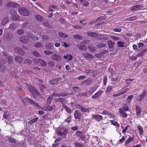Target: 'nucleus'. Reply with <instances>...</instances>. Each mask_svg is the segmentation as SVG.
Returning a JSON list of instances; mask_svg holds the SVG:
<instances>
[{
  "label": "nucleus",
  "instance_id": "nucleus-1",
  "mask_svg": "<svg viewBox=\"0 0 147 147\" xmlns=\"http://www.w3.org/2000/svg\"><path fill=\"white\" fill-rule=\"evenodd\" d=\"M22 103H23L25 105H28L29 103L35 106L37 108L38 107H40L39 105L35 102L32 100L30 99L28 97H26L23 99L22 100Z\"/></svg>",
  "mask_w": 147,
  "mask_h": 147
},
{
  "label": "nucleus",
  "instance_id": "nucleus-2",
  "mask_svg": "<svg viewBox=\"0 0 147 147\" xmlns=\"http://www.w3.org/2000/svg\"><path fill=\"white\" fill-rule=\"evenodd\" d=\"M119 110L121 117L125 118L127 117V114L124 112L125 111H127L129 110V107L127 105H125L122 108H120Z\"/></svg>",
  "mask_w": 147,
  "mask_h": 147
},
{
  "label": "nucleus",
  "instance_id": "nucleus-3",
  "mask_svg": "<svg viewBox=\"0 0 147 147\" xmlns=\"http://www.w3.org/2000/svg\"><path fill=\"white\" fill-rule=\"evenodd\" d=\"M18 11L21 15L25 16H28L30 14L29 10L24 7L19 8Z\"/></svg>",
  "mask_w": 147,
  "mask_h": 147
},
{
  "label": "nucleus",
  "instance_id": "nucleus-4",
  "mask_svg": "<svg viewBox=\"0 0 147 147\" xmlns=\"http://www.w3.org/2000/svg\"><path fill=\"white\" fill-rule=\"evenodd\" d=\"M1 60L4 64H5L6 63L12 64L13 61V57L10 56H7L5 58H3Z\"/></svg>",
  "mask_w": 147,
  "mask_h": 147
},
{
  "label": "nucleus",
  "instance_id": "nucleus-5",
  "mask_svg": "<svg viewBox=\"0 0 147 147\" xmlns=\"http://www.w3.org/2000/svg\"><path fill=\"white\" fill-rule=\"evenodd\" d=\"M10 12L12 14V16L13 20H14L20 21V17L18 16V14L16 11L11 9L10 11Z\"/></svg>",
  "mask_w": 147,
  "mask_h": 147
},
{
  "label": "nucleus",
  "instance_id": "nucleus-6",
  "mask_svg": "<svg viewBox=\"0 0 147 147\" xmlns=\"http://www.w3.org/2000/svg\"><path fill=\"white\" fill-rule=\"evenodd\" d=\"M14 51L16 52L21 55H23L25 54V51L20 47H16L14 48Z\"/></svg>",
  "mask_w": 147,
  "mask_h": 147
},
{
  "label": "nucleus",
  "instance_id": "nucleus-7",
  "mask_svg": "<svg viewBox=\"0 0 147 147\" xmlns=\"http://www.w3.org/2000/svg\"><path fill=\"white\" fill-rule=\"evenodd\" d=\"M6 6L7 7L18 8L20 7V5L13 2H9L7 3Z\"/></svg>",
  "mask_w": 147,
  "mask_h": 147
},
{
  "label": "nucleus",
  "instance_id": "nucleus-8",
  "mask_svg": "<svg viewBox=\"0 0 147 147\" xmlns=\"http://www.w3.org/2000/svg\"><path fill=\"white\" fill-rule=\"evenodd\" d=\"M82 55L84 58L89 60H91L94 58V57L92 55L87 52H84L83 53Z\"/></svg>",
  "mask_w": 147,
  "mask_h": 147
},
{
  "label": "nucleus",
  "instance_id": "nucleus-9",
  "mask_svg": "<svg viewBox=\"0 0 147 147\" xmlns=\"http://www.w3.org/2000/svg\"><path fill=\"white\" fill-rule=\"evenodd\" d=\"M76 134L78 137L80 138L82 141H84L85 140L86 137L81 131H77L76 132Z\"/></svg>",
  "mask_w": 147,
  "mask_h": 147
},
{
  "label": "nucleus",
  "instance_id": "nucleus-10",
  "mask_svg": "<svg viewBox=\"0 0 147 147\" xmlns=\"http://www.w3.org/2000/svg\"><path fill=\"white\" fill-rule=\"evenodd\" d=\"M74 115L75 119H80L81 117L82 114L78 110H77L75 111Z\"/></svg>",
  "mask_w": 147,
  "mask_h": 147
},
{
  "label": "nucleus",
  "instance_id": "nucleus-11",
  "mask_svg": "<svg viewBox=\"0 0 147 147\" xmlns=\"http://www.w3.org/2000/svg\"><path fill=\"white\" fill-rule=\"evenodd\" d=\"M147 93V91L146 90H144L143 92L138 97L139 101H142L143 100L144 97L146 94Z\"/></svg>",
  "mask_w": 147,
  "mask_h": 147
},
{
  "label": "nucleus",
  "instance_id": "nucleus-12",
  "mask_svg": "<svg viewBox=\"0 0 147 147\" xmlns=\"http://www.w3.org/2000/svg\"><path fill=\"white\" fill-rule=\"evenodd\" d=\"M92 82V80L90 79H86L84 80L83 82L81 83V85L83 86L85 85L86 86H88L91 84Z\"/></svg>",
  "mask_w": 147,
  "mask_h": 147
},
{
  "label": "nucleus",
  "instance_id": "nucleus-13",
  "mask_svg": "<svg viewBox=\"0 0 147 147\" xmlns=\"http://www.w3.org/2000/svg\"><path fill=\"white\" fill-rule=\"evenodd\" d=\"M52 59L54 60L59 61L60 60L61 57L59 55L56 54H54L51 56Z\"/></svg>",
  "mask_w": 147,
  "mask_h": 147
},
{
  "label": "nucleus",
  "instance_id": "nucleus-14",
  "mask_svg": "<svg viewBox=\"0 0 147 147\" xmlns=\"http://www.w3.org/2000/svg\"><path fill=\"white\" fill-rule=\"evenodd\" d=\"M20 40L21 42L24 43H26L28 42V38L25 36H22L20 38Z\"/></svg>",
  "mask_w": 147,
  "mask_h": 147
},
{
  "label": "nucleus",
  "instance_id": "nucleus-15",
  "mask_svg": "<svg viewBox=\"0 0 147 147\" xmlns=\"http://www.w3.org/2000/svg\"><path fill=\"white\" fill-rule=\"evenodd\" d=\"M136 115L137 116H140L142 112V110L140 106L137 105H136Z\"/></svg>",
  "mask_w": 147,
  "mask_h": 147
},
{
  "label": "nucleus",
  "instance_id": "nucleus-16",
  "mask_svg": "<svg viewBox=\"0 0 147 147\" xmlns=\"http://www.w3.org/2000/svg\"><path fill=\"white\" fill-rule=\"evenodd\" d=\"M102 92V90L98 91L92 96V98L93 99H95L96 98L100 96Z\"/></svg>",
  "mask_w": 147,
  "mask_h": 147
},
{
  "label": "nucleus",
  "instance_id": "nucleus-17",
  "mask_svg": "<svg viewBox=\"0 0 147 147\" xmlns=\"http://www.w3.org/2000/svg\"><path fill=\"white\" fill-rule=\"evenodd\" d=\"M26 85L28 87L29 91L31 93H34V92L36 91V88L31 85L30 84H26Z\"/></svg>",
  "mask_w": 147,
  "mask_h": 147
},
{
  "label": "nucleus",
  "instance_id": "nucleus-18",
  "mask_svg": "<svg viewBox=\"0 0 147 147\" xmlns=\"http://www.w3.org/2000/svg\"><path fill=\"white\" fill-rule=\"evenodd\" d=\"M80 5L82 7H86L89 5L88 2L86 1V0H80Z\"/></svg>",
  "mask_w": 147,
  "mask_h": 147
},
{
  "label": "nucleus",
  "instance_id": "nucleus-19",
  "mask_svg": "<svg viewBox=\"0 0 147 147\" xmlns=\"http://www.w3.org/2000/svg\"><path fill=\"white\" fill-rule=\"evenodd\" d=\"M141 7V6L140 5H136L131 7H130V9L133 11L138 10L140 9Z\"/></svg>",
  "mask_w": 147,
  "mask_h": 147
},
{
  "label": "nucleus",
  "instance_id": "nucleus-20",
  "mask_svg": "<svg viewBox=\"0 0 147 147\" xmlns=\"http://www.w3.org/2000/svg\"><path fill=\"white\" fill-rule=\"evenodd\" d=\"M107 44L108 47L110 49H113L114 47L115 42L110 40L107 41Z\"/></svg>",
  "mask_w": 147,
  "mask_h": 147
},
{
  "label": "nucleus",
  "instance_id": "nucleus-21",
  "mask_svg": "<svg viewBox=\"0 0 147 147\" xmlns=\"http://www.w3.org/2000/svg\"><path fill=\"white\" fill-rule=\"evenodd\" d=\"M92 117L98 121H100L103 118V117L101 115H94Z\"/></svg>",
  "mask_w": 147,
  "mask_h": 147
},
{
  "label": "nucleus",
  "instance_id": "nucleus-22",
  "mask_svg": "<svg viewBox=\"0 0 147 147\" xmlns=\"http://www.w3.org/2000/svg\"><path fill=\"white\" fill-rule=\"evenodd\" d=\"M16 62L20 63L23 61V58L21 57L17 56L14 58Z\"/></svg>",
  "mask_w": 147,
  "mask_h": 147
},
{
  "label": "nucleus",
  "instance_id": "nucleus-23",
  "mask_svg": "<svg viewBox=\"0 0 147 147\" xmlns=\"http://www.w3.org/2000/svg\"><path fill=\"white\" fill-rule=\"evenodd\" d=\"M61 78H58L55 79L51 81H50V83L51 84H56L59 81L61 80Z\"/></svg>",
  "mask_w": 147,
  "mask_h": 147
},
{
  "label": "nucleus",
  "instance_id": "nucleus-24",
  "mask_svg": "<svg viewBox=\"0 0 147 147\" xmlns=\"http://www.w3.org/2000/svg\"><path fill=\"white\" fill-rule=\"evenodd\" d=\"M87 35L90 37L96 38L97 37V34L95 32H89L87 33Z\"/></svg>",
  "mask_w": 147,
  "mask_h": 147
},
{
  "label": "nucleus",
  "instance_id": "nucleus-25",
  "mask_svg": "<svg viewBox=\"0 0 147 147\" xmlns=\"http://www.w3.org/2000/svg\"><path fill=\"white\" fill-rule=\"evenodd\" d=\"M113 91V88L111 86H109L107 88V89L105 91V93L109 95L110 92Z\"/></svg>",
  "mask_w": 147,
  "mask_h": 147
},
{
  "label": "nucleus",
  "instance_id": "nucleus-26",
  "mask_svg": "<svg viewBox=\"0 0 147 147\" xmlns=\"http://www.w3.org/2000/svg\"><path fill=\"white\" fill-rule=\"evenodd\" d=\"M147 51V49H145L142 50L137 55V57H141L143 56L145 52Z\"/></svg>",
  "mask_w": 147,
  "mask_h": 147
},
{
  "label": "nucleus",
  "instance_id": "nucleus-27",
  "mask_svg": "<svg viewBox=\"0 0 147 147\" xmlns=\"http://www.w3.org/2000/svg\"><path fill=\"white\" fill-rule=\"evenodd\" d=\"M134 139V137H129L128 139L126 141L124 145L125 146H127L129 143H130L131 141H133Z\"/></svg>",
  "mask_w": 147,
  "mask_h": 147
},
{
  "label": "nucleus",
  "instance_id": "nucleus-28",
  "mask_svg": "<svg viewBox=\"0 0 147 147\" xmlns=\"http://www.w3.org/2000/svg\"><path fill=\"white\" fill-rule=\"evenodd\" d=\"M125 44V42L121 41H119L117 43V45L119 47H124Z\"/></svg>",
  "mask_w": 147,
  "mask_h": 147
},
{
  "label": "nucleus",
  "instance_id": "nucleus-29",
  "mask_svg": "<svg viewBox=\"0 0 147 147\" xmlns=\"http://www.w3.org/2000/svg\"><path fill=\"white\" fill-rule=\"evenodd\" d=\"M44 108L45 109V110L46 111H52L53 109V107L49 105L45 106Z\"/></svg>",
  "mask_w": 147,
  "mask_h": 147
},
{
  "label": "nucleus",
  "instance_id": "nucleus-30",
  "mask_svg": "<svg viewBox=\"0 0 147 147\" xmlns=\"http://www.w3.org/2000/svg\"><path fill=\"white\" fill-rule=\"evenodd\" d=\"M74 147H84V145L80 143L77 141L74 143Z\"/></svg>",
  "mask_w": 147,
  "mask_h": 147
},
{
  "label": "nucleus",
  "instance_id": "nucleus-31",
  "mask_svg": "<svg viewBox=\"0 0 147 147\" xmlns=\"http://www.w3.org/2000/svg\"><path fill=\"white\" fill-rule=\"evenodd\" d=\"M38 61L42 66L45 67L47 65V63L41 59H39Z\"/></svg>",
  "mask_w": 147,
  "mask_h": 147
},
{
  "label": "nucleus",
  "instance_id": "nucleus-32",
  "mask_svg": "<svg viewBox=\"0 0 147 147\" xmlns=\"http://www.w3.org/2000/svg\"><path fill=\"white\" fill-rule=\"evenodd\" d=\"M63 106L67 113L69 114L71 113V109L68 108L67 105L64 104L63 105Z\"/></svg>",
  "mask_w": 147,
  "mask_h": 147
},
{
  "label": "nucleus",
  "instance_id": "nucleus-33",
  "mask_svg": "<svg viewBox=\"0 0 147 147\" xmlns=\"http://www.w3.org/2000/svg\"><path fill=\"white\" fill-rule=\"evenodd\" d=\"M59 36L61 38H65L67 37L68 35L62 32H59L58 33Z\"/></svg>",
  "mask_w": 147,
  "mask_h": 147
},
{
  "label": "nucleus",
  "instance_id": "nucleus-34",
  "mask_svg": "<svg viewBox=\"0 0 147 147\" xmlns=\"http://www.w3.org/2000/svg\"><path fill=\"white\" fill-rule=\"evenodd\" d=\"M36 19L38 21L41 22L43 21V18L42 17L39 15H36L35 16Z\"/></svg>",
  "mask_w": 147,
  "mask_h": 147
},
{
  "label": "nucleus",
  "instance_id": "nucleus-35",
  "mask_svg": "<svg viewBox=\"0 0 147 147\" xmlns=\"http://www.w3.org/2000/svg\"><path fill=\"white\" fill-rule=\"evenodd\" d=\"M110 37L111 39H112L114 41H115L119 40L121 39V38L120 37H116L112 35H111Z\"/></svg>",
  "mask_w": 147,
  "mask_h": 147
},
{
  "label": "nucleus",
  "instance_id": "nucleus-36",
  "mask_svg": "<svg viewBox=\"0 0 147 147\" xmlns=\"http://www.w3.org/2000/svg\"><path fill=\"white\" fill-rule=\"evenodd\" d=\"M53 96L52 95L50 96L47 98V103L49 105H51V100L53 98Z\"/></svg>",
  "mask_w": 147,
  "mask_h": 147
},
{
  "label": "nucleus",
  "instance_id": "nucleus-37",
  "mask_svg": "<svg viewBox=\"0 0 147 147\" xmlns=\"http://www.w3.org/2000/svg\"><path fill=\"white\" fill-rule=\"evenodd\" d=\"M137 19V17L136 16H134L133 17H131L129 18H127L125 20L126 21H132L133 20H135Z\"/></svg>",
  "mask_w": 147,
  "mask_h": 147
},
{
  "label": "nucleus",
  "instance_id": "nucleus-38",
  "mask_svg": "<svg viewBox=\"0 0 147 147\" xmlns=\"http://www.w3.org/2000/svg\"><path fill=\"white\" fill-rule=\"evenodd\" d=\"M63 58L65 59H66L69 58V61H70L71 60L73 59L72 56L71 55H69V54H67V55H66L64 56Z\"/></svg>",
  "mask_w": 147,
  "mask_h": 147
},
{
  "label": "nucleus",
  "instance_id": "nucleus-39",
  "mask_svg": "<svg viewBox=\"0 0 147 147\" xmlns=\"http://www.w3.org/2000/svg\"><path fill=\"white\" fill-rule=\"evenodd\" d=\"M16 26L15 24L13 23L10 25L9 28L11 30H13L16 29Z\"/></svg>",
  "mask_w": 147,
  "mask_h": 147
},
{
  "label": "nucleus",
  "instance_id": "nucleus-40",
  "mask_svg": "<svg viewBox=\"0 0 147 147\" xmlns=\"http://www.w3.org/2000/svg\"><path fill=\"white\" fill-rule=\"evenodd\" d=\"M9 141L11 143H16V140L14 138H11L10 137L8 138Z\"/></svg>",
  "mask_w": 147,
  "mask_h": 147
},
{
  "label": "nucleus",
  "instance_id": "nucleus-41",
  "mask_svg": "<svg viewBox=\"0 0 147 147\" xmlns=\"http://www.w3.org/2000/svg\"><path fill=\"white\" fill-rule=\"evenodd\" d=\"M24 63L26 65H30L32 63V61L29 59H26L24 61Z\"/></svg>",
  "mask_w": 147,
  "mask_h": 147
},
{
  "label": "nucleus",
  "instance_id": "nucleus-42",
  "mask_svg": "<svg viewBox=\"0 0 147 147\" xmlns=\"http://www.w3.org/2000/svg\"><path fill=\"white\" fill-rule=\"evenodd\" d=\"M17 32L18 35H22L24 34V32L22 29H20L17 30Z\"/></svg>",
  "mask_w": 147,
  "mask_h": 147
},
{
  "label": "nucleus",
  "instance_id": "nucleus-43",
  "mask_svg": "<svg viewBox=\"0 0 147 147\" xmlns=\"http://www.w3.org/2000/svg\"><path fill=\"white\" fill-rule=\"evenodd\" d=\"M80 111L81 112L83 113H86L87 112H88L90 111L89 109L84 108L83 106L82 107V109L80 110Z\"/></svg>",
  "mask_w": 147,
  "mask_h": 147
},
{
  "label": "nucleus",
  "instance_id": "nucleus-44",
  "mask_svg": "<svg viewBox=\"0 0 147 147\" xmlns=\"http://www.w3.org/2000/svg\"><path fill=\"white\" fill-rule=\"evenodd\" d=\"M111 124L113 125L118 127L119 126V124L117 122L114 120H111Z\"/></svg>",
  "mask_w": 147,
  "mask_h": 147
},
{
  "label": "nucleus",
  "instance_id": "nucleus-45",
  "mask_svg": "<svg viewBox=\"0 0 147 147\" xmlns=\"http://www.w3.org/2000/svg\"><path fill=\"white\" fill-rule=\"evenodd\" d=\"M133 98V96L132 95H130L129 96L127 100H126V102L127 103H130L132 99Z\"/></svg>",
  "mask_w": 147,
  "mask_h": 147
},
{
  "label": "nucleus",
  "instance_id": "nucleus-46",
  "mask_svg": "<svg viewBox=\"0 0 147 147\" xmlns=\"http://www.w3.org/2000/svg\"><path fill=\"white\" fill-rule=\"evenodd\" d=\"M32 54L36 57H40L41 55L36 51H34L32 52Z\"/></svg>",
  "mask_w": 147,
  "mask_h": 147
},
{
  "label": "nucleus",
  "instance_id": "nucleus-47",
  "mask_svg": "<svg viewBox=\"0 0 147 147\" xmlns=\"http://www.w3.org/2000/svg\"><path fill=\"white\" fill-rule=\"evenodd\" d=\"M5 66L2 65H0V72H3L5 70Z\"/></svg>",
  "mask_w": 147,
  "mask_h": 147
},
{
  "label": "nucleus",
  "instance_id": "nucleus-48",
  "mask_svg": "<svg viewBox=\"0 0 147 147\" xmlns=\"http://www.w3.org/2000/svg\"><path fill=\"white\" fill-rule=\"evenodd\" d=\"M101 40L105 41L107 39V35H102L101 36Z\"/></svg>",
  "mask_w": 147,
  "mask_h": 147
},
{
  "label": "nucleus",
  "instance_id": "nucleus-49",
  "mask_svg": "<svg viewBox=\"0 0 147 147\" xmlns=\"http://www.w3.org/2000/svg\"><path fill=\"white\" fill-rule=\"evenodd\" d=\"M40 87L41 92L43 93V90L46 89V87L43 84H42L40 85Z\"/></svg>",
  "mask_w": 147,
  "mask_h": 147
},
{
  "label": "nucleus",
  "instance_id": "nucleus-50",
  "mask_svg": "<svg viewBox=\"0 0 147 147\" xmlns=\"http://www.w3.org/2000/svg\"><path fill=\"white\" fill-rule=\"evenodd\" d=\"M138 128L139 130V131L140 134H143V129L142 127L140 125L138 126Z\"/></svg>",
  "mask_w": 147,
  "mask_h": 147
},
{
  "label": "nucleus",
  "instance_id": "nucleus-51",
  "mask_svg": "<svg viewBox=\"0 0 147 147\" xmlns=\"http://www.w3.org/2000/svg\"><path fill=\"white\" fill-rule=\"evenodd\" d=\"M71 116L70 115L68 117L67 119H65V122L69 123L71 121Z\"/></svg>",
  "mask_w": 147,
  "mask_h": 147
},
{
  "label": "nucleus",
  "instance_id": "nucleus-52",
  "mask_svg": "<svg viewBox=\"0 0 147 147\" xmlns=\"http://www.w3.org/2000/svg\"><path fill=\"white\" fill-rule=\"evenodd\" d=\"M34 47L36 48H40L42 47V44L40 42H38L34 44Z\"/></svg>",
  "mask_w": 147,
  "mask_h": 147
},
{
  "label": "nucleus",
  "instance_id": "nucleus-53",
  "mask_svg": "<svg viewBox=\"0 0 147 147\" xmlns=\"http://www.w3.org/2000/svg\"><path fill=\"white\" fill-rule=\"evenodd\" d=\"M74 37L75 39L79 40H81L82 38L81 36L77 34L74 35Z\"/></svg>",
  "mask_w": 147,
  "mask_h": 147
},
{
  "label": "nucleus",
  "instance_id": "nucleus-54",
  "mask_svg": "<svg viewBox=\"0 0 147 147\" xmlns=\"http://www.w3.org/2000/svg\"><path fill=\"white\" fill-rule=\"evenodd\" d=\"M96 90V89L94 87H91L89 90V92L90 93H93Z\"/></svg>",
  "mask_w": 147,
  "mask_h": 147
},
{
  "label": "nucleus",
  "instance_id": "nucleus-55",
  "mask_svg": "<svg viewBox=\"0 0 147 147\" xmlns=\"http://www.w3.org/2000/svg\"><path fill=\"white\" fill-rule=\"evenodd\" d=\"M44 53L46 55H50L53 54V52L52 51H48L45 50L44 51Z\"/></svg>",
  "mask_w": 147,
  "mask_h": 147
},
{
  "label": "nucleus",
  "instance_id": "nucleus-56",
  "mask_svg": "<svg viewBox=\"0 0 147 147\" xmlns=\"http://www.w3.org/2000/svg\"><path fill=\"white\" fill-rule=\"evenodd\" d=\"M106 18V16H100L96 20V21L98 20L99 21V20H103L105 19Z\"/></svg>",
  "mask_w": 147,
  "mask_h": 147
},
{
  "label": "nucleus",
  "instance_id": "nucleus-57",
  "mask_svg": "<svg viewBox=\"0 0 147 147\" xmlns=\"http://www.w3.org/2000/svg\"><path fill=\"white\" fill-rule=\"evenodd\" d=\"M106 18V16H100L96 20V21L98 20L99 21V20H103L105 19Z\"/></svg>",
  "mask_w": 147,
  "mask_h": 147
},
{
  "label": "nucleus",
  "instance_id": "nucleus-58",
  "mask_svg": "<svg viewBox=\"0 0 147 147\" xmlns=\"http://www.w3.org/2000/svg\"><path fill=\"white\" fill-rule=\"evenodd\" d=\"M137 57V55H136V56L135 57L134 56V55L132 56L131 57L129 58V59H130L132 61H136L137 59V57Z\"/></svg>",
  "mask_w": 147,
  "mask_h": 147
},
{
  "label": "nucleus",
  "instance_id": "nucleus-59",
  "mask_svg": "<svg viewBox=\"0 0 147 147\" xmlns=\"http://www.w3.org/2000/svg\"><path fill=\"white\" fill-rule=\"evenodd\" d=\"M65 99L63 98H60L57 99V101L58 102L63 103L65 101Z\"/></svg>",
  "mask_w": 147,
  "mask_h": 147
},
{
  "label": "nucleus",
  "instance_id": "nucleus-60",
  "mask_svg": "<svg viewBox=\"0 0 147 147\" xmlns=\"http://www.w3.org/2000/svg\"><path fill=\"white\" fill-rule=\"evenodd\" d=\"M82 107L83 106L82 105L78 104H76L75 105V107H76V108L77 109H80V110L82 109Z\"/></svg>",
  "mask_w": 147,
  "mask_h": 147
},
{
  "label": "nucleus",
  "instance_id": "nucleus-61",
  "mask_svg": "<svg viewBox=\"0 0 147 147\" xmlns=\"http://www.w3.org/2000/svg\"><path fill=\"white\" fill-rule=\"evenodd\" d=\"M42 38L44 40H48L49 39V37L46 35H43L42 36Z\"/></svg>",
  "mask_w": 147,
  "mask_h": 147
},
{
  "label": "nucleus",
  "instance_id": "nucleus-62",
  "mask_svg": "<svg viewBox=\"0 0 147 147\" xmlns=\"http://www.w3.org/2000/svg\"><path fill=\"white\" fill-rule=\"evenodd\" d=\"M122 89L124 90L125 91V92H121L122 94H124L126 93L127 91L129 90V88H126V87H124L122 88Z\"/></svg>",
  "mask_w": 147,
  "mask_h": 147
},
{
  "label": "nucleus",
  "instance_id": "nucleus-63",
  "mask_svg": "<svg viewBox=\"0 0 147 147\" xmlns=\"http://www.w3.org/2000/svg\"><path fill=\"white\" fill-rule=\"evenodd\" d=\"M107 45L106 44L101 43L99 45L98 47L99 48H103L106 47Z\"/></svg>",
  "mask_w": 147,
  "mask_h": 147
},
{
  "label": "nucleus",
  "instance_id": "nucleus-64",
  "mask_svg": "<svg viewBox=\"0 0 147 147\" xmlns=\"http://www.w3.org/2000/svg\"><path fill=\"white\" fill-rule=\"evenodd\" d=\"M129 125L127 126L125 128L123 129L122 130V132L123 133H126L128 129V127H129Z\"/></svg>",
  "mask_w": 147,
  "mask_h": 147
}]
</instances>
